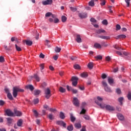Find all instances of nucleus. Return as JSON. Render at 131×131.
<instances>
[{"instance_id":"1","label":"nucleus","mask_w":131,"mask_h":131,"mask_svg":"<svg viewBox=\"0 0 131 131\" xmlns=\"http://www.w3.org/2000/svg\"><path fill=\"white\" fill-rule=\"evenodd\" d=\"M18 92H20V93H23L24 92V90L21 89L17 87H13V96L14 98H16L18 95Z\"/></svg>"},{"instance_id":"2","label":"nucleus","mask_w":131,"mask_h":131,"mask_svg":"<svg viewBox=\"0 0 131 131\" xmlns=\"http://www.w3.org/2000/svg\"><path fill=\"white\" fill-rule=\"evenodd\" d=\"M45 98L46 99H50L52 94H51V90L49 88H47L45 90Z\"/></svg>"},{"instance_id":"3","label":"nucleus","mask_w":131,"mask_h":131,"mask_svg":"<svg viewBox=\"0 0 131 131\" xmlns=\"http://www.w3.org/2000/svg\"><path fill=\"white\" fill-rule=\"evenodd\" d=\"M71 80L73 81L72 85H73V86H76V85H77V83H78V78L77 77H72Z\"/></svg>"},{"instance_id":"4","label":"nucleus","mask_w":131,"mask_h":131,"mask_svg":"<svg viewBox=\"0 0 131 131\" xmlns=\"http://www.w3.org/2000/svg\"><path fill=\"white\" fill-rule=\"evenodd\" d=\"M73 104L74 105V106H76V107H79V100H78L77 98H73Z\"/></svg>"},{"instance_id":"5","label":"nucleus","mask_w":131,"mask_h":131,"mask_svg":"<svg viewBox=\"0 0 131 131\" xmlns=\"http://www.w3.org/2000/svg\"><path fill=\"white\" fill-rule=\"evenodd\" d=\"M5 113L7 114V116H14V113L10 109L6 110Z\"/></svg>"},{"instance_id":"6","label":"nucleus","mask_w":131,"mask_h":131,"mask_svg":"<svg viewBox=\"0 0 131 131\" xmlns=\"http://www.w3.org/2000/svg\"><path fill=\"white\" fill-rule=\"evenodd\" d=\"M43 6H47V5H52L53 4V0H46L42 2Z\"/></svg>"},{"instance_id":"7","label":"nucleus","mask_w":131,"mask_h":131,"mask_svg":"<svg viewBox=\"0 0 131 131\" xmlns=\"http://www.w3.org/2000/svg\"><path fill=\"white\" fill-rule=\"evenodd\" d=\"M79 17L81 19H83L84 18H86L88 17V13H80L78 14Z\"/></svg>"},{"instance_id":"8","label":"nucleus","mask_w":131,"mask_h":131,"mask_svg":"<svg viewBox=\"0 0 131 131\" xmlns=\"http://www.w3.org/2000/svg\"><path fill=\"white\" fill-rule=\"evenodd\" d=\"M75 40L78 43H80V42H81V38L80 37V35L79 34L76 35Z\"/></svg>"},{"instance_id":"9","label":"nucleus","mask_w":131,"mask_h":131,"mask_svg":"<svg viewBox=\"0 0 131 131\" xmlns=\"http://www.w3.org/2000/svg\"><path fill=\"white\" fill-rule=\"evenodd\" d=\"M105 108L108 111H114V110H115V108H114L113 106H111L109 105H106L105 106Z\"/></svg>"},{"instance_id":"10","label":"nucleus","mask_w":131,"mask_h":131,"mask_svg":"<svg viewBox=\"0 0 131 131\" xmlns=\"http://www.w3.org/2000/svg\"><path fill=\"white\" fill-rule=\"evenodd\" d=\"M106 31L103 29H99L96 31V33L97 34H101V33H105Z\"/></svg>"},{"instance_id":"11","label":"nucleus","mask_w":131,"mask_h":131,"mask_svg":"<svg viewBox=\"0 0 131 131\" xmlns=\"http://www.w3.org/2000/svg\"><path fill=\"white\" fill-rule=\"evenodd\" d=\"M95 103H96L97 104V105H98L99 106H100V107L102 108V109H104V108H106V106H107V105H106L105 103H99V102L95 101Z\"/></svg>"},{"instance_id":"12","label":"nucleus","mask_w":131,"mask_h":131,"mask_svg":"<svg viewBox=\"0 0 131 131\" xmlns=\"http://www.w3.org/2000/svg\"><path fill=\"white\" fill-rule=\"evenodd\" d=\"M14 114L16 116H21L22 113L19 111H17L16 109L14 110Z\"/></svg>"},{"instance_id":"13","label":"nucleus","mask_w":131,"mask_h":131,"mask_svg":"<svg viewBox=\"0 0 131 131\" xmlns=\"http://www.w3.org/2000/svg\"><path fill=\"white\" fill-rule=\"evenodd\" d=\"M33 78L35 79L36 81H37L38 82L40 81V78L37 74H35L34 75V76L33 77Z\"/></svg>"},{"instance_id":"14","label":"nucleus","mask_w":131,"mask_h":131,"mask_svg":"<svg viewBox=\"0 0 131 131\" xmlns=\"http://www.w3.org/2000/svg\"><path fill=\"white\" fill-rule=\"evenodd\" d=\"M99 38H101V39H110V37L107 36L99 35L98 36Z\"/></svg>"},{"instance_id":"15","label":"nucleus","mask_w":131,"mask_h":131,"mask_svg":"<svg viewBox=\"0 0 131 131\" xmlns=\"http://www.w3.org/2000/svg\"><path fill=\"white\" fill-rule=\"evenodd\" d=\"M94 48L95 49H102V45L99 43H95L94 45Z\"/></svg>"},{"instance_id":"16","label":"nucleus","mask_w":131,"mask_h":131,"mask_svg":"<svg viewBox=\"0 0 131 131\" xmlns=\"http://www.w3.org/2000/svg\"><path fill=\"white\" fill-rule=\"evenodd\" d=\"M117 116L119 120H123V119H124V117H123V115L121 114H118Z\"/></svg>"},{"instance_id":"17","label":"nucleus","mask_w":131,"mask_h":131,"mask_svg":"<svg viewBox=\"0 0 131 131\" xmlns=\"http://www.w3.org/2000/svg\"><path fill=\"white\" fill-rule=\"evenodd\" d=\"M24 42H26L27 46H32V43H33L32 41L29 40H24Z\"/></svg>"},{"instance_id":"18","label":"nucleus","mask_w":131,"mask_h":131,"mask_svg":"<svg viewBox=\"0 0 131 131\" xmlns=\"http://www.w3.org/2000/svg\"><path fill=\"white\" fill-rule=\"evenodd\" d=\"M74 125L75 127L78 129L81 128V124L80 123H76Z\"/></svg>"},{"instance_id":"19","label":"nucleus","mask_w":131,"mask_h":131,"mask_svg":"<svg viewBox=\"0 0 131 131\" xmlns=\"http://www.w3.org/2000/svg\"><path fill=\"white\" fill-rule=\"evenodd\" d=\"M80 76L82 77L83 78H86V77L88 76V73L83 72L80 74Z\"/></svg>"},{"instance_id":"20","label":"nucleus","mask_w":131,"mask_h":131,"mask_svg":"<svg viewBox=\"0 0 131 131\" xmlns=\"http://www.w3.org/2000/svg\"><path fill=\"white\" fill-rule=\"evenodd\" d=\"M41 93L40 90H35L34 92V96H38Z\"/></svg>"},{"instance_id":"21","label":"nucleus","mask_w":131,"mask_h":131,"mask_svg":"<svg viewBox=\"0 0 131 131\" xmlns=\"http://www.w3.org/2000/svg\"><path fill=\"white\" fill-rule=\"evenodd\" d=\"M27 89H28L29 90H31V91H33L34 90V87H33V85H28L26 86Z\"/></svg>"},{"instance_id":"22","label":"nucleus","mask_w":131,"mask_h":131,"mask_svg":"<svg viewBox=\"0 0 131 131\" xmlns=\"http://www.w3.org/2000/svg\"><path fill=\"white\" fill-rule=\"evenodd\" d=\"M88 67L90 69H93L94 68V63L93 62H89L88 64Z\"/></svg>"},{"instance_id":"23","label":"nucleus","mask_w":131,"mask_h":131,"mask_svg":"<svg viewBox=\"0 0 131 131\" xmlns=\"http://www.w3.org/2000/svg\"><path fill=\"white\" fill-rule=\"evenodd\" d=\"M67 129H68L69 131L73 130V125L72 124H70V125L68 126Z\"/></svg>"},{"instance_id":"24","label":"nucleus","mask_w":131,"mask_h":131,"mask_svg":"<svg viewBox=\"0 0 131 131\" xmlns=\"http://www.w3.org/2000/svg\"><path fill=\"white\" fill-rule=\"evenodd\" d=\"M70 118H71V121L72 122H74L75 121V120L76 119L74 116H73V115L72 114H70Z\"/></svg>"},{"instance_id":"25","label":"nucleus","mask_w":131,"mask_h":131,"mask_svg":"<svg viewBox=\"0 0 131 131\" xmlns=\"http://www.w3.org/2000/svg\"><path fill=\"white\" fill-rule=\"evenodd\" d=\"M22 123H23V121L22 119L18 120L17 123V126H21L22 125Z\"/></svg>"},{"instance_id":"26","label":"nucleus","mask_w":131,"mask_h":131,"mask_svg":"<svg viewBox=\"0 0 131 131\" xmlns=\"http://www.w3.org/2000/svg\"><path fill=\"white\" fill-rule=\"evenodd\" d=\"M108 83H110V84H112V83L114 82V80L113 79V78L109 77L108 78Z\"/></svg>"},{"instance_id":"27","label":"nucleus","mask_w":131,"mask_h":131,"mask_svg":"<svg viewBox=\"0 0 131 131\" xmlns=\"http://www.w3.org/2000/svg\"><path fill=\"white\" fill-rule=\"evenodd\" d=\"M50 43H51V42L50 41V40H46L45 45L46 46H47L48 48H51V45Z\"/></svg>"},{"instance_id":"28","label":"nucleus","mask_w":131,"mask_h":131,"mask_svg":"<svg viewBox=\"0 0 131 131\" xmlns=\"http://www.w3.org/2000/svg\"><path fill=\"white\" fill-rule=\"evenodd\" d=\"M126 37V36L125 35L121 34L117 36V39H118L119 38H125Z\"/></svg>"},{"instance_id":"29","label":"nucleus","mask_w":131,"mask_h":131,"mask_svg":"<svg viewBox=\"0 0 131 131\" xmlns=\"http://www.w3.org/2000/svg\"><path fill=\"white\" fill-rule=\"evenodd\" d=\"M59 91L60 93H65V92H66V89L63 88L62 86H60Z\"/></svg>"},{"instance_id":"30","label":"nucleus","mask_w":131,"mask_h":131,"mask_svg":"<svg viewBox=\"0 0 131 131\" xmlns=\"http://www.w3.org/2000/svg\"><path fill=\"white\" fill-rule=\"evenodd\" d=\"M59 117L61 119H64L65 118V115H64L63 112H61L59 114Z\"/></svg>"},{"instance_id":"31","label":"nucleus","mask_w":131,"mask_h":131,"mask_svg":"<svg viewBox=\"0 0 131 131\" xmlns=\"http://www.w3.org/2000/svg\"><path fill=\"white\" fill-rule=\"evenodd\" d=\"M104 90L105 92H108V93L112 92V91H111V89L108 86H106L105 88H104Z\"/></svg>"},{"instance_id":"32","label":"nucleus","mask_w":131,"mask_h":131,"mask_svg":"<svg viewBox=\"0 0 131 131\" xmlns=\"http://www.w3.org/2000/svg\"><path fill=\"white\" fill-rule=\"evenodd\" d=\"M7 122L9 124H11L12 122H13V119L11 118H7Z\"/></svg>"},{"instance_id":"33","label":"nucleus","mask_w":131,"mask_h":131,"mask_svg":"<svg viewBox=\"0 0 131 131\" xmlns=\"http://www.w3.org/2000/svg\"><path fill=\"white\" fill-rule=\"evenodd\" d=\"M55 52H56V53H60V52H61V48H59L58 47H56L55 48Z\"/></svg>"},{"instance_id":"34","label":"nucleus","mask_w":131,"mask_h":131,"mask_svg":"<svg viewBox=\"0 0 131 131\" xmlns=\"http://www.w3.org/2000/svg\"><path fill=\"white\" fill-rule=\"evenodd\" d=\"M89 5L90 6V7H94V6H95V2H94V1L91 0L89 3Z\"/></svg>"},{"instance_id":"35","label":"nucleus","mask_w":131,"mask_h":131,"mask_svg":"<svg viewBox=\"0 0 131 131\" xmlns=\"http://www.w3.org/2000/svg\"><path fill=\"white\" fill-rule=\"evenodd\" d=\"M7 98H8V99H9V100H13V96H12V94L10 93H8L7 94Z\"/></svg>"},{"instance_id":"36","label":"nucleus","mask_w":131,"mask_h":131,"mask_svg":"<svg viewBox=\"0 0 131 131\" xmlns=\"http://www.w3.org/2000/svg\"><path fill=\"white\" fill-rule=\"evenodd\" d=\"M15 49L16 51H18V52H20L21 51L22 49H21V48L20 47L18 46L16 44H15Z\"/></svg>"},{"instance_id":"37","label":"nucleus","mask_w":131,"mask_h":131,"mask_svg":"<svg viewBox=\"0 0 131 131\" xmlns=\"http://www.w3.org/2000/svg\"><path fill=\"white\" fill-rule=\"evenodd\" d=\"M61 20H62V22H66V20H67V17H66V16L63 15L61 17Z\"/></svg>"},{"instance_id":"38","label":"nucleus","mask_w":131,"mask_h":131,"mask_svg":"<svg viewBox=\"0 0 131 131\" xmlns=\"http://www.w3.org/2000/svg\"><path fill=\"white\" fill-rule=\"evenodd\" d=\"M123 97H120L118 98V102H119L121 105H122V101H123Z\"/></svg>"},{"instance_id":"39","label":"nucleus","mask_w":131,"mask_h":131,"mask_svg":"<svg viewBox=\"0 0 131 131\" xmlns=\"http://www.w3.org/2000/svg\"><path fill=\"white\" fill-rule=\"evenodd\" d=\"M39 102V99H38V98L34 99V103L35 105H36V104H38Z\"/></svg>"},{"instance_id":"40","label":"nucleus","mask_w":131,"mask_h":131,"mask_svg":"<svg viewBox=\"0 0 131 131\" xmlns=\"http://www.w3.org/2000/svg\"><path fill=\"white\" fill-rule=\"evenodd\" d=\"M101 83L103 86H104V88H106V86H108L107 82H106L105 81H103Z\"/></svg>"},{"instance_id":"41","label":"nucleus","mask_w":131,"mask_h":131,"mask_svg":"<svg viewBox=\"0 0 131 131\" xmlns=\"http://www.w3.org/2000/svg\"><path fill=\"white\" fill-rule=\"evenodd\" d=\"M102 23L103 25H108V21H107V19H104Z\"/></svg>"},{"instance_id":"42","label":"nucleus","mask_w":131,"mask_h":131,"mask_svg":"<svg viewBox=\"0 0 131 131\" xmlns=\"http://www.w3.org/2000/svg\"><path fill=\"white\" fill-rule=\"evenodd\" d=\"M39 67H40V70H43L45 69V63L40 64Z\"/></svg>"},{"instance_id":"43","label":"nucleus","mask_w":131,"mask_h":131,"mask_svg":"<svg viewBox=\"0 0 131 131\" xmlns=\"http://www.w3.org/2000/svg\"><path fill=\"white\" fill-rule=\"evenodd\" d=\"M95 59H97V60H102L103 57L101 55H98L97 56L95 57Z\"/></svg>"},{"instance_id":"44","label":"nucleus","mask_w":131,"mask_h":131,"mask_svg":"<svg viewBox=\"0 0 131 131\" xmlns=\"http://www.w3.org/2000/svg\"><path fill=\"white\" fill-rule=\"evenodd\" d=\"M116 92L118 95H120V94H121V90L120 89H117L116 90Z\"/></svg>"},{"instance_id":"45","label":"nucleus","mask_w":131,"mask_h":131,"mask_svg":"<svg viewBox=\"0 0 131 131\" xmlns=\"http://www.w3.org/2000/svg\"><path fill=\"white\" fill-rule=\"evenodd\" d=\"M85 112H86V111L84 108H82V110L80 112V114H85Z\"/></svg>"},{"instance_id":"46","label":"nucleus","mask_w":131,"mask_h":131,"mask_svg":"<svg viewBox=\"0 0 131 131\" xmlns=\"http://www.w3.org/2000/svg\"><path fill=\"white\" fill-rule=\"evenodd\" d=\"M48 118L50 120H53V119H54V116L52 114H49L48 115Z\"/></svg>"},{"instance_id":"47","label":"nucleus","mask_w":131,"mask_h":131,"mask_svg":"<svg viewBox=\"0 0 131 131\" xmlns=\"http://www.w3.org/2000/svg\"><path fill=\"white\" fill-rule=\"evenodd\" d=\"M74 68L75 69H80V66H79V65L76 64L74 66Z\"/></svg>"},{"instance_id":"48","label":"nucleus","mask_w":131,"mask_h":131,"mask_svg":"<svg viewBox=\"0 0 131 131\" xmlns=\"http://www.w3.org/2000/svg\"><path fill=\"white\" fill-rule=\"evenodd\" d=\"M83 118H84V119H85V120H89L90 119V116H89L88 115H84L83 116Z\"/></svg>"},{"instance_id":"49","label":"nucleus","mask_w":131,"mask_h":131,"mask_svg":"<svg viewBox=\"0 0 131 131\" xmlns=\"http://www.w3.org/2000/svg\"><path fill=\"white\" fill-rule=\"evenodd\" d=\"M71 91H72L73 94H77V93H78V91L77 90H75L74 89H72Z\"/></svg>"},{"instance_id":"50","label":"nucleus","mask_w":131,"mask_h":131,"mask_svg":"<svg viewBox=\"0 0 131 131\" xmlns=\"http://www.w3.org/2000/svg\"><path fill=\"white\" fill-rule=\"evenodd\" d=\"M4 91H5V93L6 94H7V95H8V94H10V90H9V88H5L4 89Z\"/></svg>"},{"instance_id":"51","label":"nucleus","mask_w":131,"mask_h":131,"mask_svg":"<svg viewBox=\"0 0 131 131\" xmlns=\"http://www.w3.org/2000/svg\"><path fill=\"white\" fill-rule=\"evenodd\" d=\"M70 10L72 11V12H76L77 9H76V8H74V7H70Z\"/></svg>"},{"instance_id":"52","label":"nucleus","mask_w":131,"mask_h":131,"mask_svg":"<svg viewBox=\"0 0 131 131\" xmlns=\"http://www.w3.org/2000/svg\"><path fill=\"white\" fill-rule=\"evenodd\" d=\"M101 78L102 79H105V78H107V75H106V74H102L101 75Z\"/></svg>"},{"instance_id":"53","label":"nucleus","mask_w":131,"mask_h":131,"mask_svg":"<svg viewBox=\"0 0 131 131\" xmlns=\"http://www.w3.org/2000/svg\"><path fill=\"white\" fill-rule=\"evenodd\" d=\"M0 62L1 63H3V62H5V58H4V57H0Z\"/></svg>"},{"instance_id":"54","label":"nucleus","mask_w":131,"mask_h":131,"mask_svg":"<svg viewBox=\"0 0 131 131\" xmlns=\"http://www.w3.org/2000/svg\"><path fill=\"white\" fill-rule=\"evenodd\" d=\"M127 98H128V100H129L130 101H131V93L130 92H128L127 95Z\"/></svg>"},{"instance_id":"55","label":"nucleus","mask_w":131,"mask_h":131,"mask_svg":"<svg viewBox=\"0 0 131 131\" xmlns=\"http://www.w3.org/2000/svg\"><path fill=\"white\" fill-rule=\"evenodd\" d=\"M90 21H91V22H93V23H97V20H96L94 18H91L90 19Z\"/></svg>"},{"instance_id":"56","label":"nucleus","mask_w":131,"mask_h":131,"mask_svg":"<svg viewBox=\"0 0 131 131\" xmlns=\"http://www.w3.org/2000/svg\"><path fill=\"white\" fill-rule=\"evenodd\" d=\"M101 6H105L106 5V1L105 0L102 1L100 3Z\"/></svg>"},{"instance_id":"57","label":"nucleus","mask_w":131,"mask_h":131,"mask_svg":"<svg viewBox=\"0 0 131 131\" xmlns=\"http://www.w3.org/2000/svg\"><path fill=\"white\" fill-rule=\"evenodd\" d=\"M114 48L116 49V50H118L119 51L121 50V47H119V46H118V45H115L114 46Z\"/></svg>"},{"instance_id":"58","label":"nucleus","mask_w":131,"mask_h":131,"mask_svg":"<svg viewBox=\"0 0 131 131\" xmlns=\"http://www.w3.org/2000/svg\"><path fill=\"white\" fill-rule=\"evenodd\" d=\"M33 112L35 114V116H36V117H37L38 116V113H37V111H36V110H34Z\"/></svg>"},{"instance_id":"59","label":"nucleus","mask_w":131,"mask_h":131,"mask_svg":"<svg viewBox=\"0 0 131 131\" xmlns=\"http://www.w3.org/2000/svg\"><path fill=\"white\" fill-rule=\"evenodd\" d=\"M121 28V27H120V25H116V30H120V29Z\"/></svg>"},{"instance_id":"60","label":"nucleus","mask_w":131,"mask_h":131,"mask_svg":"<svg viewBox=\"0 0 131 131\" xmlns=\"http://www.w3.org/2000/svg\"><path fill=\"white\" fill-rule=\"evenodd\" d=\"M51 15H52V13H51V12H47L45 16H46V17H50V16H51Z\"/></svg>"},{"instance_id":"61","label":"nucleus","mask_w":131,"mask_h":131,"mask_svg":"<svg viewBox=\"0 0 131 131\" xmlns=\"http://www.w3.org/2000/svg\"><path fill=\"white\" fill-rule=\"evenodd\" d=\"M125 2L127 4V7H129V2H130V0H125Z\"/></svg>"},{"instance_id":"62","label":"nucleus","mask_w":131,"mask_h":131,"mask_svg":"<svg viewBox=\"0 0 131 131\" xmlns=\"http://www.w3.org/2000/svg\"><path fill=\"white\" fill-rule=\"evenodd\" d=\"M5 105V101L4 100H0V106H4Z\"/></svg>"},{"instance_id":"63","label":"nucleus","mask_w":131,"mask_h":131,"mask_svg":"<svg viewBox=\"0 0 131 131\" xmlns=\"http://www.w3.org/2000/svg\"><path fill=\"white\" fill-rule=\"evenodd\" d=\"M85 127H86L85 126H83L80 131H86V129L85 128Z\"/></svg>"},{"instance_id":"64","label":"nucleus","mask_w":131,"mask_h":131,"mask_svg":"<svg viewBox=\"0 0 131 131\" xmlns=\"http://www.w3.org/2000/svg\"><path fill=\"white\" fill-rule=\"evenodd\" d=\"M54 23L56 24V23H59V19L58 18H55L54 20Z\"/></svg>"}]
</instances>
